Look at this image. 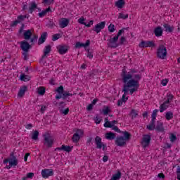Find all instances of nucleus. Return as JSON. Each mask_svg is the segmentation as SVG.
<instances>
[{"instance_id":"f8f14e48","label":"nucleus","mask_w":180,"mask_h":180,"mask_svg":"<svg viewBox=\"0 0 180 180\" xmlns=\"http://www.w3.org/2000/svg\"><path fill=\"white\" fill-rule=\"evenodd\" d=\"M126 139H124L123 136L117 137L115 144H117L118 147H123V146L126 144Z\"/></svg>"},{"instance_id":"1a4fd4ad","label":"nucleus","mask_w":180,"mask_h":180,"mask_svg":"<svg viewBox=\"0 0 180 180\" xmlns=\"http://www.w3.org/2000/svg\"><path fill=\"white\" fill-rule=\"evenodd\" d=\"M54 175V171L50 169H44L41 170L42 177L47 179L49 176H53Z\"/></svg>"},{"instance_id":"412c9836","label":"nucleus","mask_w":180,"mask_h":180,"mask_svg":"<svg viewBox=\"0 0 180 180\" xmlns=\"http://www.w3.org/2000/svg\"><path fill=\"white\" fill-rule=\"evenodd\" d=\"M26 91H27V86H22V87H20L18 94L19 98H23V96L25 95Z\"/></svg>"},{"instance_id":"37998d69","label":"nucleus","mask_w":180,"mask_h":180,"mask_svg":"<svg viewBox=\"0 0 180 180\" xmlns=\"http://www.w3.org/2000/svg\"><path fill=\"white\" fill-rule=\"evenodd\" d=\"M172 99H174V96L172 94H167V100L166 103H171Z\"/></svg>"},{"instance_id":"0e129e2a","label":"nucleus","mask_w":180,"mask_h":180,"mask_svg":"<svg viewBox=\"0 0 180 180\" xmlns=\"http://www.w3.org/2000/svg\"><path fill=\"white\" fill-rule=\"evenodd\" d=\"M30 155V153H27L24 157V161L26 162L27 161V158Z\"/></svg>"},{"instance_id":"4d7b16f0","label":"nucleus","mask_w":180,"mask_h":180,"mask_svg":"<svg viewBox=\"0 0 180 180\" xmlns=\"http://www.w3.org/2000/svg\"><path fill=\"white\" fill-rule=\"evenodd\" d=\"M38 37L37 35H34L32 38H31V43H34V41H37Z\"/></svg>"},{"instance_id":"f704fd0d","label":"nucleus","mask_w":180,"mask_h":180,"mask_svg":"<svg viewBox=\"0 0 180 180\" xmlns=\"http://www.w3.org/2000/svg\"><path fill=\"white\" fill-rule=\"evenodd\" d=\"M129 115L132 119H136V117H137V116L139 115L136 110H131Z\"/></svg>"},{"instance_id":"f257e3e1","label":"nucleus","mask_w":180,"mask_h":180,"mask_svg":"<svg viewBox=\"0 0 180 180\" xmlns=\"http://www.w3.org/2000/svg\"><path fill=\"white\" fill-rule=\"evenodd\" d=\"M138 70L131 69L129 72L124 69L122 70V82L124 83L122 92V98L119 100L117 102V106H122L123 102H126L129 98L126 97L129 95V92L131 95H133L134 92H137L140 84L139 82L141 79V75L137 74Z\"/></svg>"},{"instance_id":"b1692460","label":"nucleus","mask_w":180,"mask_h":180,"mask_svg":"<svg viewBox=\"0 0 180 180\" xmlns=\"http://www.w3.org/2000/svg\"><path fill=\"white\" fill-rule=\"evenodd\" d=\"M106 140H115L116 139V134L112 131L105 134Z\"/></svg>"},{"instance_id":"4468645a","label":"nucleus","mask_w":180,"mask_h":180,"mask_svg":"<svg viewBox=\"0 0 180 180\" xmlns=\"http://www.w3.org/2000/svg\"><path fill=\"white\" fill-rule=\"evenodd\" d=\"M70 24V20L67 18H62L59 22L60 27L61 29H64V27H67L68 25Z\"/></svg>"},{"instance_id":"c85d7f7f","label":"nucleus","mask_w":180,"mask_h":180,"mask_svg":"<svg viewBox=\"0 0 180 180\" xmlns=\"http://www.w3.org/2000/svg\"><path fill=\"white\" fill-rule=\"evenodd\" d=\"M23 35L25 40H30V37H32V31L28 30L24 32Z\"/></svg>"},{"instance_id":"f03ea898","label":"nucleus","mask_w":180,"mask_h":180,"mask_svg":"<svg viewBox=\"0 0 180 180\" xmlns=\"http://www.w3.org/2000/svg\"><path fill=\"white\" fill-rule=\"evenodd\" d=\"M122 33H124V30H120L115 37L110 38L108 43V46L111 47V49H116L117 47H119V44H117V41L119 40V37L122 36Z\"/></svg>"},{"instance_id":"a878e982","label":"nucleus","mask_w":180,"mask_h":180,"mask_svg":"<svg viewBox=\"0 0 180 180\" xmlns=\"http://www.w3.org/2000/svg\"><path fill=\"white\" fill-rule=\"evenodd\" d=\"M163 27H165V32H168L169 33H172V32H174V26H171L169 24L165 23L163 25Z\"/></svg>"},{"instance_id":"6e6552de","label":"nucleus","mask_w":180,"mask_h":180,"mask_svg":"<svg viewBox=\"0 0 180 180\" xmlns=\"http://www.w3.org/2000/svg\"><path fill=\"white\" fill-rule=\"evenodd\" d=\"M84 134V131L82 129H77L76 133L74 134L72 140L74 143H78L81 139V136Z\"/></svg>"},{"instance_id":"49530a36","label":"nucleus","mask_w":180,"mask_h":180,"mask_svg":"<svg viewBox=\"0 0 180 180\" xmlns=\"http://www.w3.org/2000/svg\"><path fill=\"white\" fill-rule=\"evenodd\" d=\"M63 99H65L67 96H72V94L68 91H63V94H62Z\"/></svg>"},{"instance_id":"ea45409f","label":"nucleus","mask_w":180,"mask_h":180,"mask_svg":"<svg viewBox=\"0 0 180 180\" xmlns=\"http://www.w3.org/2000/svg\"><path fill=\"white\" fill-rule=\"evenodd\" d=\"M158 113V110H154L152 115H151V117H152V120H155L157 117V115Z\"/></svg>"},{"instance_id":"c03bdc74","label":"nucleus","mask_w":180,"mask_h":180,"mask_svg":"<svg viewBox=\"0 0 180 180\" xmlns=\"http://www.w3.org/2000/svg\"><path fill=\"white\" fill-rule=\"evenodd\" d=\"M54 3V0H43L42 4L44 5H51V4Z\"/></svg>"},{"instance_id":"9b49d317","label":"nucleus","mask_w":180,"mask_h":180,"mask_svg":"<svg viewBox=\"0 0 180 180\" xmlns=\"http://www.w3.org/2000/svg\"><path fill=\"white\" fill-rule=\"evenodd\" d=\"M20 44L22 51L29 52V50H30L31 46L30 44H28L27 41H22L20 43Z\"/></svg>"},{"instance_id":"f3484780","label":"nucleus","mask_w":180,"mask_h":180,"mask_svg":"<svg viewBox=\"0 0 180 180\" xmlns=\"http://www.w3.org/2000/svg\"><path fill=\"white\" fill-rule=\"evenodd\" d=\"M155 129L158 131H160L161 133L164 132V131L165 130L164 129V124L161 121H158Z\"/></svg>"},{"instance_id":"58836bf2","label":"nucleus","mask_w":180,"mask_h":180,"mask_svg":"<svg viewBox=\"0 0 180 180\" xmlns=\"http://www.w3.org/2000/svg\"><path fill=\"white\" fill-rule=\"evenodd\" d=\"M56 92H58V94H59V95H63V94L64 92V86H60L59 87H58L56 89Z\"/></svg>"},{"instance_id":"a18cd8bd","label":"nucleus","mask_w":180,"mask_h":180,"mask_svg":"<svg viewBox=\"0 0 180 180\" xmlns=\"http://www.w3.org/2000/svg\"><path fill=\"white\" fill-rule=\"evenodd\" d=\"M77 22L80 25H86V22H85V18H84V17H81L80 18H79Z\"/></svg>"},{"instance_id":"69168bd1","label":"nucleus","mask_w":180,"mask_h":180,"mask_svg":"<svg viewBox=\"0 0 180 180\" xmlns=\"http://www.w3.org/2000/svg\"><path fill=\"white\" fill-rule=\"evenodd\" d=\"M158 178H162V179H164L165 178V175L162 173H160L158 174Z\"/></svg>"},{"instance_id":"774afa93","label":"nucleus","mask_w":180,"mask_h":180,"mask_svg":"<svg viewBox=\"0 0 180 180\" xmlns=\"http://www.w3.org/2000/svg\"><path fill=\"white\" fill-rule=\"evenodd\" d=\"M108 160H109V157H108L106 155L103 156V162H106V161H108Z\"/></svg>"},{"instance_id":"13d9d810","label":"nucleus","mask_w":180,"mask_h":180,"mask_svg":"<svg viewBox=\"0 0 180 180\" xmlns=\"http://www.w3.org/2000/svg\"><path fill=\"white\" fill-rule=\"evenodd\" d=\"M161 84L163 86H167V84H168V79H162Z\"/></svg>"},{"instance_id":"0eeeda50","label":"nucleus","mask_w":180,"mask_h":180,"mask_svg":"<svg viewBox=\"0 0 180 180\" xmlns=\"http://www.w3.org/2000/svg\"><path fill=\"white\" fill-rule=\"evenodd\" d=\"M150 141H151V136L143 135V137L141 141L142 147H143V148L148 147V146H150Z\"/></svg>"},{"instance_id":"4c0bfd02","label":"nucleus","mask_w":180,"mask_h":180,"mask_svg":"<svg viewBox=\"0 0 180 180\" xmlns=\"http://www.w3.org/2000/svg\"><path fill=\"white\" fill-rule=\"evenodd\" d=\"M115 30H116V27H115V25L110 24L108 26V32H110V33H113Z\"/></svg>"},{"instance_id":"2f4dec72","label":"nucleus","mask_w":180,"mask_h":180,"mask_svg":"<svg viewBox=\"0 0 180 180\" xmlns=\"http://www.w3.org/2000/svg\"><path fill=\"white\" fill-rule=\"evenodd\" d=\"M124 5V1H123V0H118L115 3V6H117V8H119L120 9H122V8H123Z\"/></svg>"},{"instance_id":"052dcab7","label":"nucleus","mask_w":180,"mask_h":180,"mask_svg":"<svg viewBox=\"0 0 180 180\" xmlns=\"http://www.w3.org/2000/svg\"><path fill=\"white\" fill-rule=\"evenodd\" d=\"M18 23H20V20H15L13 22L11 26L13 27H14L15 26H16Z\"/></svg>"},{"instance_id":"09e8293b","label":"nucleus","mask_w":180,"mask_h":180,"mask_svg":"<svg viewBox=\"0 0 180 180\" xmlns=\"http://www.w3.org/2000/svg\"><path fill=\"white\" fill-rule=\"evenodd\" d=\"M59 37H60V34H53L52 38L53 41H56V40H58Z\"/></svg>"},{"instance_id":"a19ab883","label":"nucleus","mask_w":180,"mask_h":180,"mask_svg":"<svg viewBox=\"0 0 180 180\" xmlns=\"http://www.w3.org/2000/svg\"><path fill=\"white\" fill-rule=\"evenodd\" d=\"M169 139L171 143H174V141H176V136L174 134H171L170 136H169Z\"/></svg>"},{"instance_id":"c756f323","label":"nucleus","mask_w":180,"mask_h":180,"mask_svg":"<svg viewBox=\"0 0 180 180\" xmlns=\"http://www.w3.org/2000/svg\"><path fill=\"white\" fill-rule=\"evenodd\" d=\"M155 129V121L151 120L150 124L147 126L148 130H154Z\"/></svg>"},{"instance_id":"864d4df0","label":"nucleus","mask_w":180,"mask_h":180,"mask_svg":"<svg viewBox=\"0 0 180 180\" xmlns=\"http://www.w3.org/2000/svg\"><path fill=\"white\" fill-rule=\"evenodd\" d=\"M68 112H70V108H66L65 110H60V112L63 115H68Z\"/></svg>"},{"instance_id":"a211bd4d","label":"nucleus","mask_w":180,"mask_h":180,"mask_svg":"<svg viewBox=\"0 0 180 180\" xmlns=\"http://www.w3.org/2000/svg\"><path fill=\"white\" fill-rule=\"evenodd\" d=\"M162 28L161 27H157L154 30L155 36L156 37H161L162 36Z\"/></svg>"},{"instance_id":"4be33fe9","label":"nucleus","mask_w":180,"mask_h":180,"mask_svg":"<svg viewBox=\"0 0 180 180\" xmlns=\"http://www.w3.org/2000/svg\"><path fill=\"white\" fill-rule=\"evenodd\" d=\"M56 150L66 151L67 153H70L72 150V148L70 147V146L62 145L60 148H56Z\"/></svg>"},{"instance_id":"423d86ee","label":"nucleus","mask_w":180,"mask_h":180,"mask_svg":"<svg viewBox=\"0 0 180 180\" xmlns=\"http://www.w3.org/2000/svg\"><path fill=\"white\" fill-rule=\"evenodd\" d=\"M106 25V22L102 21L97 25H95L94 27H93L92 30L93 32H96V33H101V30L105 29V26Z\"/></svg>"},{"instance_id":"79ce46f5","label":"nucleus","mask_w":180,"mask_h":180,"mask_svg":"<svg viewBox=\"0 0 180 180\" xmlns=\"http://www.w3.org/2000/svg\"><path fill=\"white\" fill-rule=\"evenodd\" d=\"M129 18V14H123L120 13L118 16V19H127Z\"/></svg>"},{"instance_id":"dca6fc26","label":"nucleus","mask_w":180,"mask_h":180,"mask_svg":"<svg viewBox=\"0 0 180 180\" xmlns=\"http://www.w3.org/2000/svg\"><path fill=\"white\" fill-rule=\"evenodd\" d=\"M36 9H37V4H36V1L31 2L29 6L30 13H33Z\"/></svg>"},{"instance_id":"393cba45","label":"nucleus","mask_w":180,"mask_h":180,"mask_svg":"<svg viewBox=\"0 0 180 180\" xmlns=\"http://www.w3.org/2000/svg\"><path fill=\"white\" fill-rule=\"evenodd\" d=\"M120 178H122V172L118 170L116 174H112L110 180H120Z\"/></svg>"},{"instance_id":"2eb2a0df","label":"nucleus","mask_w":180,"mask_h":180,"mask_svg":"<svg viewBox=\"0 0 180 180\" xmlns=\"http://www.w3.org/2000/svg\"><path fill=\"white\" fill-rule=\"evenodd\" d=\"M50 51H51V46L47 45L44 49V55L42 56V58H46L49 54H50Z\"/></svg>"},{"instance_id":"ddd939ff","label":"nucleus","mask_w":180,"mask_h":180,"mask_svg":"<svg viewBox=\"0 0 180 180\" xmlns=\"http://www.w3.org/2000/svg\"><path fill=\"white\" fill-rule=\"evenodd\" d=\"M57 50L59 54H65L68 51V46L65 45H59L57 46Z\"/></svg>"},{"instance_id":"aec40b11","label":"nucleus","mask_w":180,"mask_h":180,"mask_svg":"<svg viewBox=\"0 0 180 180\" xmlns=\"http://www.w3.org/2000/svg\"><path fill=\"white\" fill-rule=\"evenodd\" d=\"M89 40H87L85 44L81 42H77L75 45L76 49H81V47H88L89 46Z\"/></svg>"},{"instance_id":"3c124183","label":"nucleus","mask_w":180,"mask_h":180,"mask_svg":"<svg viewBox=\"0 0 180 180\" xmlns=\"http://www.w3.org/2000/svg\"><path fill=\"white\" fill-rule=\"evenodd\" d=\"M47 110V106L46 105H41V109H40V112L41 113H44V112H46V110Z\"/></svg>"},{"instance_id":"72a5a7b5","label":"nucleus","mask_w":180,"mask_h":180,"mask_svg":"<svg viewBox=\"0 0 180 180\" xmlns=\"http://www.w3.org/2000/svg\"><path fill=\"white\" fill-rule=\"evenodd\" d=\"M20 78L21 81H25V82H26V81L30 80V77H29L28 75H26L25 74L20 75Z\"/></svg>"},{"instance_id":"7ed1b4c3","label":"nucleus","mask_w":180,"mask_h":180,"mask_svg":"<svg viewBox=\"0 0 180 180\" xmlns=\"http://www.w3.org/2000/svg\"><path fill=\"white\" fill-rule=\"evenodd\" d=\"M54 144V138L51 136L50 134H46L44 135V145L48 148L53 147Z\"/></svg>"},{"instance_id":"9d476101","label":"nucleus","mask_w":180,"mask_h":180,"mask_svg":"<svg viewBox=\"0 0 180 180\" xmlns=\"http://www.w3.org/2000/svg\"><path fill=\"white\" fill-rule=\"evenodd\" d=\"M155 46V44H154L153 41H142L139 44V47L141 49H144L146 47H154Z\"/></svg>"},{"instance_id":"e2e57ef3","label":"nucleus","mask_w":180,"mask_h":180,"mask_svg":"<svg viewBox=\"0 0 180 180\" xmlns=\"http://www.w3.org/2000/svg\"><path fill=\"white\" fill-rule=\"evenodd\" d=\"M104 127L112 128V124H110V122L104 123Z\"/></svg>"},{"instance_id":"338daca9","label":"nucleus","mask_w":180,"mask_h":180,"mask_svg":"<svg viewBox=\"0 0 180 180\" xmlns=\"http://www.w3.org/2000/svg\"><path fill=\"white\" fill-rule=\"evenodd\" d=\"M93 108H94V105L89 104L87 107V110H92Z\"/></svg>"},{"instance_id":"680f3d73","label":"nucleus","mask_w":180,"mask_h":180,"mask_svg":"<svg viewBox=\"0 0 180 180\" xmlns=\"http://www.w3.org/2000/svg\"><path fill=\"white\" fill-rule=\"evenodd\" d=\"M112 130H115V131H117V133H120V129H119V127L117 126H114L112 127Z\"/></svg>"},{"instance_id":"c9c22d12","label":"nucleus","mask_w":180,"mask_h":180,"mask_svg":"<svg viewBox=\"0 0 180 180\" xmlns=\"http://www.w3.org/2000/svg\"><path fill=\"white\" fill-rule=\"evenodd\" d=\"M32 140H38L39 139V131H34L32 136Z\"/></svg>"},{"instance_id":"8fccbe9b","label":"nucleus","mask_w":180,"mask_h":180,"mask_svg":"<svg viewBox=\"0 0 180 180\" xmlns=\"http://www.w3.org/2000/svg\"><path fill=\"white\" fill-rule=\"evenodd\" d=\"M124 41H126V37H122L120 39V43L118 44L119 46L123 44L124 43Z\"/></svg>"},{"instance_id":"bb28decb","label":"nucleus","mask_w":180,"mask_h":180,"mask_svg":"<svg viewBox=\"0 0 180 180\" xmlns=\"http://www.w3.org/2000/svg\"><path fill=\"white\" fill-rule=\"evenodd\" d=\"M169 103H167V101H165L162 104H161L160 107V112L161 113H162V112H164V110H167V109H168V107L169 106L168 105Z\"/></svg>"},{"instance_id":"6e6d98bb","label":"nucleus","mask_w":180,"mask_h":180,"mask_svg":"<svg viewBox=\"0 0 180 180\" xmlns=\"http://www.w3.org/2000/svg\"><path fill=\"white\" fill-rule=\"evenodd\" d=\"M87 57L90 59L94 58V53L91 51H88Z\"/></svg>"},{"instance_id":"603ef678","label":"nucleus","mask_w":180,"mask_h":180,"mask_svg":"<svg viewBox=\"0 0 180 180\" xmlns=\"http://www.w3.org/2000/svg\"><path fill=\"white\" fill-rule=\"evenodd\" d=\"M34 176V173L30 172L27 174V178L30 179H33Z\"/></svg>"},{"instance_id":"7c9ffc66","label":"nucleus","mask_w":180,"mask_h":180,"mask_svg":"<svg viewBox=\"0 0 180 180\" xmlns=\"http://www.w3.org/2000/svg\"><path fill=\"white\" fill-rule=\"evenodd\" d=\"M165 117L167 120H172L174 117V113L171 111L167 112Z\"/></svg>"},{"instance_id":"bf43d9fd","label":"nucleus","mask_w":180,"mask_h":180,"mask_svg":"<svg viewBox=\"0 0 180 180\" xmlns=\"http://www.w3.org/2000/svg\"><path fill=\"white\" fill-rule=\"evenodd\" d=\"M92 25H94L93 20H90L88 24L86 23V25H84V26H86V27H91L92 26Z\"/></svg>"},{"instance_id":"39448f33","label":"nucleus","mask_w":180,"mask_h":180,"mask_svg":"<svg viewBox=\"0 0 180 180\" xmlns=\"http://www.w3.org/2000/svg\"><path fill=\"white\" fill-rule=\"evenodd\" d=\"M95 144L96 148H98V150L103 148V151L106 150V144L103 143V142H102V139L98 136L95 138Z\"/></svg>"},{"instance_id":"e433bc0d","label":"nucleus","mask_w":180,"mask_h":180,"mask_svg":"<svg viewBox=\"0 0 180 180\" xmlns=\"http://www.w3.org/2000/svg\"><path fill=\"white\" fill-rule=\"evenodd\" d=\"M124 134V139L126 141H127L128 140H130V134L129 132H127V131L122 132Z\"/></svg>"},{"instance_id":"5fc2aeb1","label":"nucleus","mask_w":180,"mask_h":180,"mask_svg":"<svg viewBox=\"0 0 180 180\" xmlns=\"http://www.w3.org/2000/svg\"><path fill=\"white\" fill-rule=\"evenodd\" d=\"M95 123L96 124H99V123H101V122H102V119L98 117V116H96V117L94 119Z\"/></svg>"},{"instance_id":"20e7f679","label":"nucleus","mask_w":180,"mask_h":180,"mask_svg":"<svg viewBox=\"0 0 180 180\" xmlns=\"http://www.w3.org/2000/svg\"><path fill=\"white\" fill-rule=\"evenodd\" d=\"M167 54L168 52L167 51V47L164 45H160L157 51L158 58H160V60H164L165 57H167Z\"/></svg>"},{"instance_id":"473e14b6","label":"nucleus","mask_w":180,"mask_h":180,"mask_svg":"<svg viewBox=\"0 0 180 180\" xmlns=\"http://www.w3.org/2000/svg\"><path fill=\"white\" fill-rule=\"evenodd\" d=\"M37 94L39 95L43 96L44 94H46V89L43 86H40L37 89Z\"/></svg>"},{"instance_id":"5701e85b","label":"nucleus","mask_w":180,"mask_h":180,"mask_svg":"<svg viewBox=\"0 0 180 180\" xmlns=\"http://www.w3.org/2000/svg\"><path fill=\"white\" fill-rule=\"evenodd\" d=\"M10 165L13 167H16L18 164H19V161L16 158V156H13L11 158H10Z\"/></svg>"},{"instance_id":"6ab92c4d","label":"nucleus","mask_w":180,"mask_h":180,"mask_svg":"<svg viewBox=\"0 0 180 180\" xmlns=\"http://www.w3.org/2000/svg\"><path fill=\"white\" fill-rule=\"evenodd\" d=\"M46 39H47V32H43L39 39L38 44H43L46 41Z\"/></svg>"},{"instance_id":"de8ad7c7","label":"nucleus","mask_w":180,"mask_h":180,"mask_svg":"<svg viewBox=\"0 0 180 180\" xmlns=\"http://www.w3.org/2000/svg\"><path fill=\"white\" fill-rule=\"evenodd\" d=\"M110 112V109L109 108V107H105L103 109V115H108Z\"/></svg>"},{"instance_id":"cd10ccee","label":"nucleus","mask_w":180,"mask_h":180,"mask_svg":"<svg viewBox=\"0 0 180 180\" xmlns=\"http://www.w3.org/2000/svg\"><path fill=\"white\" fill-rule=\"evenodd\" d=\"M48 12H51V8H50V7H49L46 10L42 11L41 13H39L38 16H39V18H44V16H46V15H47Z\"/></svg>"}]
</instances>
